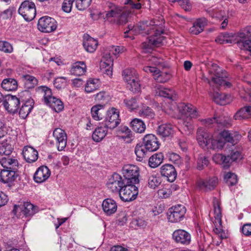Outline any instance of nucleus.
<instances>
[{
    "label": "nucleus",
    "instance_id": "f257e3e1",
    "mask_svg": "<svg viewBox=\"0 0 251 251\" xmlns=\"http://www.w3.org/2000/svg\"><path fill=\"white\" fill-rule=\"evenodd\" d=\"M159 22L154 20L143 21L135 25V34H141L143 35H151L147 41L142 44L144 49H152L154 47L160 46L164 39L162 35L164 33L163 25L158 24Z\"/></svg>",
    "mask_w": 251,
    "mask_h": 251
},
{
    "label": "nucleus",
    "instance_id": "f03ea898",
    "mask_svg": "<svg viewBox=\"0 0 251 251\" xmlns=\"http://www.w3.org/2000/svg\"><path fill=\"white\" fill-rule=\"evenodd\" d=\"M104 10L105 13L104 18L108 19L110 18H114L119 25L125 24L127 21V17L129 12L111 2L106 3Z\"/></svg>",
    "mask_w": 251,
    "mask_h": 251
},
{
    "label": "nucleus",
    "instance_id": "7ed1b4c3",
    "mask_svg": "<svg viewBox=\"0 0 251 251\" xmlns=\"http://www.w3.org/2000/svg\"><path fill=\"white\" fill-rule=\"evenodd\" d=\"M24 97H29L28 91L25 90L20 92L18 97L7 95L3 98V105L9 113L15 114L18 112L21 103L23 102Z\"/></svg>",
    "mask_w": 251,
    "mask_h": 251
},
{
    "label": "nucleus",
    "instance_id": "20e7f679",
    "mask_svg": "<svg viewBox=\"0 0 251 251\" xmlns=\"http://www.w3.org/2000/svg\"><path fill=\"white\" fill-rule=\"evenodd\" d=\"M222 71V69L216 64H212V67L209 70V73L214 75V76L211 77V82L216 84L217 87L223 86L225 87H230L231 83L224 79V78L226 77V73Z\"/></svg>",
    "mask_w": 251,
    "mask_h": 251
},
{
    "label": "nucleus",
    "instance_id": "39448f33",
    "mask_svg": "<svg viewBox=\"0 0 251 251\" xmlns=\"http://www.w3.org/2000/svg\"><path fill=\"white\" fill-rule=\"evenodd\" d=\"M135 184L126 182L119 195L124 201H130L134 200L138 194L137 187Z\"/></svg>",
    "mask_w": 251,
    "mask_h": 251
},
{
    "label": "nucleus",
    "instance_id": "423d86ee",
    "mask_svg": "<svg viewBox=\"0 0 251 251\" xmlns=\"http://www.w3.org/2000/svg\"><path fill=\"white\" fill-rule=\"evenodd\" d=\"M18 12L25 20L30 21L35 18L36 15L35 5L33 2L25 0L21 4Z\"/></svg>",
    "mask_w": 251,
    "mask_h": 251
},
{
    "label": "nucleus",
    "instance_id": "0eeeda50",
    "mask_svg": "<svg viewBox=\"0 0 251 251\" xmlns=\"http://www.w3.org/2000/svg\"><path fill=\"white\" fill-rule=\"evenodd\" d=\"M122 173L126 182L133 184L139 183V169L137 166L129 164L125 165L123 168Z\"/></svg>",
    "mask_w": 251,
    "mask_h": 251
},
{
    "label": "nucleus",
    "instance_id": "6e6552de",
    "mask_svg": "<svg viewBox=\"0 0 251 251\" xmlns=\"http://www.w3.org/2000/svg\"><path fill=\"white\" fill-rule=\"evenodd\" d=\"M125 183L120 175L114 173L108 179L106 186L111 192L119 194Z\"/></svg>",
    "mask_w": 251,
    "mask_h": 251
},
{
    "label": "nucleus",
    "instance_id": "1a4fd4ad",
    "mask_svg": "<svg viewBox=\"0 0 251 251\" xmlns=\"http://www.w3.org/2000/svg\"><path fill=\"white\" fill-rule=\"evenodd\" d=\"M56 27V21L50 17H42L38 21V28L42 32H51L54 31Z\"/></svg>",
    "mask_w": 251,
    "mask_h": 251
},
{
    "label": "nucleus",
    "instance_id": "9d476101",
    "mask_svg": "<svg viewBox=\"0 0 251 251\" xmlns=\"http://www.w3.org/2000/svg\"><path fill=\"white\" fill-rule=\"evenodd\" d=\"M186 212L185 207L181 204L170 208L168 213L169 221L172 223L180 222L184 218Z\"/></svg>",
    "mask_w": 251,
    "mask_h": 251
},
{
    "label": "nucleus",
    "instance_id": "9b49d317",
    "mask_svg": "<svg viewBox=\"0 0 251 251\" xmlns=\"http://www.w3.org/2000/svg\"><path fill=\"white\" fill-rule=\"evenodd\" d=\"M119 112L116 108H112L107 112L106 117L102 125L109 129H113L120 124L121 120L119 118Z\"/></svg>",
    "mask_w": 251,
    "mask_h": 251
},
{
    "label": "nucleus",
    "instance_id": "f8f14e48",
    "mask_svg": "<svg viewBox=\"0 0 251 251\" xmlns=\"http://www.w3.org/2000/svg\"><path fill=\"white\" fill-rule=\"evenodd\" d=\"M248 35V34L246 33L245 27L241 29L237 34H235L236 43L241 50L250 52L251 55V40H243L246 38H249Z\"/></svg>",
    "mask_w": 251,
    "mask_h": 251
},
{
    "label": "nucleus",
    "instance_id": "ddd939ff",
    "mask_svg": "<svg viewBox=\"0 0 251 251\" xmlns=\"http://www.w3.org/2000/svg\"><path fill=\"white\" fill-rule=\"evenodd\" d=\"M53 137L59 151H63L67 145V134L64 130L60 128H55L53 132Z\"/></svg>",
    "mask_w": 251,
    "mask_h": 251
},
{
    "label": "nucleus",
    "instance_id": "4468645a",
    "mask_svg": "<svg viewBox=\"0 0 251 251\" xmlns=\"http://www.w3.org/2000/svg\"><path fill=\"white\" fill-rule=\"evenodd\" d=\"M12 211L15 215H16L17 212H22L26 217H28L33 215L37 212V210L32 204L26 202H24L23 204L15 205Z\"/></svg>",
    "mask_w": 251,
    "mask_h": 251
},
{
    "label": "nucleus",
    "instance_id": "2eb2a0df",
    "mask_svg": "<svg viewBox=\"0 0 251 251\" xmlns=\"http://www.w3.org/2000/svg\"><path fill=\"white\" fill-rule=\"evenodd\" d=\"M218 183V178L214 176L205 180H199L197 182V185L200 190L206 192L214 189Z\"/></svg>",
    "mask_w": 251,
    "mask_h": 251
},
{
    "label": "nucleus",
    "instance_id": "dca6fc26",
    "mask_svg": "<svg viewBox=\"0 0 251 251\" xmlns=\"http://www.w3.org/2000/svg\"><path fill=\"white\" fill-rule=\"evenodd\" d=\"M173 238L178 244L188 245L191 242V235L183 229L175 230L173 234Z\"/></svg>",
    "mask_w": 251,
    "mask_h": 251
},
{
    "label": "nucleus",
    "instance_id": "f3484780",
    "mask_svg": "<svg viewBox=\"0 0 251 251\" xmlns=\"http://www.w3.org/2000/svg\"><path fill=\"white\" fill-rule=\"evenodd\" d=\"M160 173L162 176L171 182H174L177 176L176 169L171 164H165L160 168Z\"/></svg>",
    "mask_w": 251,
    "mask_h": 251
},
{
    "label": "nucleus",
    "instance_id": "a211bd4d",
    "mask_svg": "<svg viewBox=\"0 0 251 251\" xmlns=\"http://www.w3.org/2000/svg\"><path fill=\"white\" fill-rule=\"evenodd\" d=\"M177 109L180 113L183 115L188 116L190 119L196 118L199 116L196 107L189 103H179L177 106Z\"/></svg>",
    "mask_w": 251,
    "mask_h": 251
},
{
    "label": "nucleus",
    "instance_id": "6ab92c4d",
    "mask_svg": "<svg viewBox=\"0 0 251 251\" xmlns=\"http://www.w3.org/2000/svg\"><path fill=\"white\" fill-rule=\"evenodd\" d=\"M34 100L30 97H24L23 102H21L22 106L19 107V114L20 117L25 119L31 112L34 104Z\"/></svg>",
    "mask_w": 251,
    "mask_h": 251
},
{
    "label": "nucleus",
    "instance_id": "aec40b11",
    "mask_svg": "<svg viewBox=\"0 0 251 251\" xmlns=\"http://www.w3.org/2000/svg\"><path fill=\"white\" fill-rule=\"evenodd\" d=\"M143 144L150 152L156 151L160 145L157 137L152 134H147L144 137Z\"/></svg>",
    "mask_w": 251,
    "mask_h": 251
},
{
    "label": "nucleus",
    "instance_id": "412c9836",
    "mask_svg": "<svg viewBox=\"0 0 251 251\" xmlns=\"http://www.w3.org/2000/svg\"><path fill=\"white\" fill-rule=\"evenodd\" d=\"M113 60L111 58L109 53H106L103 55L102 60L100 63V69L101 71L109 76L112 75Z\"/></svg>",
    "mask_w": 251,
    "mask_h": 251
},
{
    "label": "nucleus",
    "instance_id": "4be33fe9",
    "mask_svg": "<svg viewBox=\"0 0 251 251\" xmlns=\"http://www.w3.org/2000/svg\"><path fill=\"white\" fill-rule=\"evenodd\" d=\"M16 170L2 169L0 173V181L10 185L17 177Z\"/></svg>",
    "mask_w": 251,
    "mask_h": 251
},
{
    "label": "nucleus",
    "instance_id": "5701e85b",
    "mask_svg": "<svg viewBox=\"0 0 251 251\" xmlns=\"http://www.w3.org/2000/svg\"><path fill=\"white\" fill-rule=\"evenodd\" d=\"M50 171L46 166H40L35 172L33 179L38 183L45 181L50 176Z\"/></svg>",
    "mask_w": 251,
    "mask_h": 251
},
{
    "label": "nucleus",
    "instance_id": "b1692460",
    "mask_svg": "<svg viewBox=\"0 0 251 251\" xmlns=\"http://www.w3.org/2000/svg\"><path fill=\"white\" fill-rule=\"evenodd\" d=\"M197 135V140L199 145L202 148H207L212 136L201 127L198 129Z\"/></svg>",
    "mask_w": 251,
    "mask_h": 251
},
{
    "label": "nucleus",
    "instance_id": "393cba45",
    "mask_svg": "<svg viewBox=\"0 0 251 251\" xmlns=\"http://www.w3.org/2000/svg\"><path fill=\"white\" fill-rule=\"evenodd\" d=\"M156 95L164 97L172 101H175L177 99L176 92L172 89L159 86L156 89Z\"/></svg>",
    "mask_w": 251,
    "mask_h": 251
},
{
    "label": "nucleus",
    "instance_id": "a878e982",
    "mask_svg": "<svg viewBox=\"0 0 251 251\" xmlns=\"http://www.w3.org/2000/svg\"><path fill=\"white\" fill-rule=\"evenodd\" d=\"M25 160L28 163H32L38 159V153L36 150L31 147H25L23 151Z\"/></svg>",
    "mask_w": 251,
    "mask_h": 251
},
{
    "label": "nucleus",
    "instance_id": "bb28decb",
    "mask_svg": "<svg viewBox=\"0 0 251 251\" xmlns=\"http://www.w3.org/2000/svg\"><path fill=\"white\" fill-rule=\"evenodd\" d=\"M83 45L87 51L92 53L96 50L98 42L97 40L86 35L84 36Z\"/></svg>",
    "mask_w": 251,
    "mask_h": 251
},
{
    "label": "nucleus",
    "instance_id": "cd10ccee",
    "mask_svg": "<svg viewBox=\"0 0 251 251\" xmlns=\"http://www.w3.org/2000/svg\"><path fill=\"white\" fill-rule=\"evenodd\" d=\"M102 206L104 212L107 215H111L114 214L117 209L116 202L111 199L104 200L103 201Z\"/></svg>",
    "mask_w": 251,
    "mask_h": 251
},
{
    "label": "nucleus",
    "instance_id": "c85d7f7f",
    "mask_svg": "<svg viewBox=\"0 0 251 251\" xmlns=\"http://www.w3.org/2000/svg\"><path fill=\"white\" fill-rule=\"evenodd\" d=\"M206 24L207 20L205 18L199 19L197 20L193 24V25L190 28V32L195 35H198L203 30L204 27Z\"/></svg>",
    "mask_w": 251,
    "mask_h": 251
},
{
    "label": "nucleus",
    "instance_id": "c756f323",
    "mask_svg": "<svg viewBox=\"0 0 251 251\" xmlns=\"http://www.w3.org/2000/svg\"><path fill=\"white\" fill-rule=\"evenodd\" d=\"M0 164L3 167V169L17 170L18 166L17 159L8 157H3L0 159Z\"/></svg>",
    "mask_w": 251,
    "mask_h": 251
},
{
    "label": "nucleus",
    "instance_id": "7c9ffc66",
    "mask_svg": "<svg viewBox=\"0 0 251 251\" xmlns=\"http://www.w3.org/2000/svg\"><path fill=\"white\" fill-rule=\"evenodd\" d=\"M215 41L220 44H227L236 43L235 34L233 33H221L215 39Z\"/></svg>",
    "mask_w": 251,
    "mask_h": 251
},
{
    "label": "nucleus",
    "instance_id": "2f4dec72",
    "mask_svg": "<svg viewBox=\"0 0 251 251\" xmlns=\"http://www.w3.org/2000/svg\"><path fill=\"white\" fill-rule=\"evenodd\" d=\"M21 78L24 84L25 88L27 89L34 88L38 84V80L32 75H22Z\"/></svg>",
    "mask_w": 251,
    "mask_h": 251
},
{
    "label": "nucleus",
    "instance_id": "473e14b6",
    "mask_svg": "<svg viewBox=\"0 0 251 251\" xmlns=\"http://www.w3.org/2000/svg\"><path fill=\"white\" fill-rule=\"evenodd\" d=\"M158 134L162 138L171 136L174 132L172 125L170 124H162L157 129Z\"/></svg>",
    "mask_w": 251,
    "mask_h": 251
},
{
    "label": "nucleus",
    "instance_id": "72a5a7b5",
    "mask_svg": "<svg viewBox=\"0 0 251 251\" xmlns=\"http://www.w3.org/2000/svg\"><path fill=\"white\" fill-rule=\"evenodd\" d=\"M1 86L5 91H15L18 88V82L15 79L7 78L2 81Z\"/></svg>",
    "mask_w": 251,
    "mask_h": 251
},
{
    "label": "nucleus",
    "instance_id": "f704fd0d",
    "mask_svg": "<svg viewBox=\"0 0 251 251\" xmlns=\"http://www.w3.org/2000/svg\"><path fill=\"white\" fill-rule=\"evenodd\" d=\"M213 100L217 104L220 105H225L228 103L229 96L224 93H220L218 92L210 93Z\"/></svg>",
    "mask_w": 251,
    "mask_h": 251
},
{
    "label": "nucleus",
    "instance_id": "c9c22d12",
    "mask_svg": "<svg viewBox=\"0 0 251 251\" xmlns=\"http://www.w3.org/2000/svg\"><path fill=\"white\" fill-rule=\"evenodd\" d=\"M108 128L102 126L96 128L92 134V138L96 142H100L103 139L107 133Z\"/></svg>",
    "mask_w": 251,
    "mask_h": 251
},
{
    "label": "nucleus",
    "instance_id": "e433bc0d",
    "mask_svg": "<svg viewBox=\"0 0 251 251\" xmlns=\"http://www.w3.org/2000/svg\"><path fill=\"white\" fill-rule=\"evenodd\" d=\"M46 104L57 113L61 111L64 108L63 102L59 99L55 97L50 98L49 102Z\"/></svg>",
    "mask_w": 251,
    "mask_h": 251
},
{
    "label": "nucleus",
    "instance_id": "4c0bfd02",
    "mask_svg": "<svg viewBox=\"0 0 251 251\" xmlns=\"http://www.w3.org/2000/svg\"><path fill=\"white\" fill-rule=\"evenodd\" d=\"M163 159L164 156L162 153L154 154L150 157L149 165L151 168H156L161 164Z\"/></svg>",
    "mask_w": 251,
    "mask_h": 251
},
{
    "label": "nucleus",
    "instance_id": "58836bf2",
    "mask_svg": "<svg viewBox=\"0 0 251 251\" xmlns=\"http://www.w3.org/2000/svg\"><path fill=\"white\" fill-rule=\"evenodd\" d=\"M71 73L75 75H81L86 72V66L83 62H76L71 69Z\"/></svg>",
    "mask_w": 251,
    "mask_h": 251
},
{
    "label": "nucleus",
    "instance_id": "ea45409f",
    "mask_svg": "<svg viewBox=\"0 0 251 251\" xmlns=\"http://www.w3.org/2000/svg\"><path fill=\"white\" fill-rule=\"evenodd\" d=\"M134 151L137 156V160L141 161L145 158L149 151L144 144H138L135 147Z\"/></svg>",
    "mask_w": 251,
    "mask_h": 251
},
{
    "label": "nucleus",
    "instance_id": "a19ab883",
    "mask_svg": "<svg viewBox=\"0 0 251 251\" xmlns=\"http://www.w3.org/2000/svg\"><path fill=\"white\" fill-rule=\"evenodd\" d=\"M181 131L185 135L190 134L193 131L194 126L192 120L187 117L183 121L181 125Z\"/></svg>",
    "mask_w": 251,
    "mask_h": 251
},
{
    "label": "nucleus",
    "instance_id": "79ce46f5",
    "mask_svg": "<svg viewBox=\"0 0 251 251\" xmlns=\"http://www.w3.org/2000/svg\"><path fill=\"white\" fill-rule=\"evenodd\" d=\"M132 129L137 133H142L146 129L144 123L139 119H134L130 123Z\"/></svg>",
    "mask_w": 251,
    "mask_h": 251
},
{
    "label": "nucleus",
    "instance_id": "37998d69",
    "mask_svg": "<svg viewBox=\"0 0 251 251\" xmlns=\"http://www.w3.org/2000/svg\"><path fill=\"white\" fill-rule=\"evenodd\" d=\"M122 76L125 81L129 82L131 80H135L138 77L136 71L133 69H126L123 71Z\"/></svg>",
    "mask_w": 251,
    "mask_h": 251
},
{
    "label": "nucleus",
    "instance_id": "c03bdc74",
    "mask_svg": "<svg viewBox=\"0 0 251 251\" xmlns=\"http://www.w3.org/2000/svg\"><path fill=\"white\" fill-rule=\"evenodd\" d=\"M103 105L97 104L92 107L91 112L92 117L94 120L99 121L102 119L101 112L103 110Z\"/></svg>",
    "mask_w": 251,
    "mask_h": 251
},
{
    "label": "nucleus",
    "instance_id": "a18cd8bd",
    "mask_svg": "<svg viewBox=\"0 0 251 251\" xmlns=\"http://www.w3.org/2000/svg\"><path fill=\"white\" fill-rule=\"evenodd\" d=\"M99 79H90L87 81L85 85V91L87 93H91L97 90L99 87Z\"/></svg>",
    "mask_w": 251,
    "mask_h": 251
},
{
    "label": "nucleus",
    "instance_id": "49530a36",
    "mask_svg": "<svg viewBox=\"0 0 251 251\" xmlns=\"http://www.w3.org/2000/svg\"><path fill=\"white\" fill-rule=\"evenodd\" d=\"M139 80L138 77L135 80H131L127 82V87L128 89L134 93H137L140 92L141 88L140 84L139 83Z\"/></svg>",
    "mask_w": 251,
    "mask_h": 251
},
{
    "label": "nucleus",
    "instance_id": "de8ad7c7",
    "mask_svg": "<svg viewBox=\"0 0 251 251\" xmlns=\"http://www.w3.org/2000/svg\"><path fill=\"white\" fill-rule=\"evenodd\" d=\"M124 103L130 110H133L138 107V103L137 99L135 97L125 99Z\"/></svg>",
    "mask_w": 251,
    "mask_h": 251
},
{
    "label": "nucleus",
    "instance_id": "09e8293b",
    "mask_svg": "<svg viewBox=\"0 0 251 251\" xmlns=\"http://www.w3.org/2000/svg\"><path fill=\"white\" fill-rule=\"evenodd\" d=\"M224 179L226 184L228 186H232L235 185L237 182V176L234 174L230 172L227 173L224 176Z\"/></svg>",
    "mask_w": 251,
    "mask_h": 251
},
{
    "label": "nucleus",
    "instance_id": "8fccbe9b",
    "mask_svg": "<svg viewBox=\"0 0 251 251\" xmlns=\"http://www.w3.org/2000/svg\"><path fill=\"white\" fill-rule=\"evenodd\" d=\"M209 143L207 148L214 150L222 149L225 145V142L222 140H214L212 138Z\"/></svg>",
    "mask_w": 251,
    "mask_h": 251
},
{
    "label": "nucleus",
    "instance_id": "3c124183",
    "mask_svg": "<svg viewBox=\"0 0 251 251\" xmlns=\"http://www.w3.org/2000/svg\"><path fill=\"white\" fill-rule=\"evenodd\" d=\"M161 183L160 178L154 175H150L148 176V185L152 189H155Z\"/></svg>",
    "mask_w": 251,
    "mask_h": 251
},
{
    "label": "nucleus",
    "instance_id": "603ef678",
    "mask_svg": "<svg viewBox=\"0 0 251 251\" xmlns=\"http://www.w3.org/2000/svg\"><path fill=\"white\" fill-rule=\"evenodd\" d=\"M38 89L39 91L44 93V102L45 103L49 102V101L50 100V98H54V97H52V93L50 89L48 88L47 86H41L38 88Z\"/></svg>",
    "mask_w": 251,
    "mask_h": 251
},
{
    "label": "nucleus",
    "instance_id": "864d4df0",
    "mask_svg": "<svg viewBox=\"0 0 251 251\" xmlns=\"http://www.w3.org/2000/svg\"><path fill=\"white\" fill-rule=\"evenodd\" d=\"M139 114L141 116L150 118H152L154 115L153 110L147 106H143L139 111Z\"/></svg>",
    "mask_w": 251,
    "mask_h": 251
},
{
    "label": "nucleus",
    "instance_id": "5fc2aeb1",
    "mask_svg": "<svg viewBox=\"0 0 251 251\" xmlns=\"http://www.w3.org/2000/svg\"><path fill=\"white\" fill-rule=\"evenodd\" d=\"M13 148L11 145L7 143H2L0 147V154L9 155L13 151Z\"/></svg>",
    "mask_w": 251,
    "mask_h": 251
},
{
    "label": "nucleus",
    "instance_id": "6e6d98bb",
    "mask_svg": "<svg viewBox=\"0 0 251 251\" xmlns=\"http://www.w3.org/2000/svg\"><path fill=\"white\" fill-rule=\"evenodd\" d=\"M249 118L246 106L240 108L234 115V118L236 120H242Z\"/></svg>",
    "mask_w": 251,
    "mask_h": 251
},
{
    "label": "nucleus",
    "instance_id": "4d7b16f0",
    "mask_svg": "<svg viewBox=\"0 0 251 251\" xmlns=\"http://www.w3.org/2000/svg\"><path fill=\"white\" fill-rule=\"evenodd\" d=\"M91 1L92 0H76V7L79 10H84L89 6Z\"/></svg>",
    "mask_w": 251,
    "mask_h": 251
},
{
    "label": "nucleus",
    "instance_id": "13d9d810",
    "mask_svg": "<svg viewBox=\"0 0 251 251\" xmlns=\"http://www.w3.org/2000/svg\"><path fill=\"white\" fill-rule=\"evenodd\" d=\"M209 161L207 157L204 156H200L197 161V168L199 170H201L205 166H207Z\"/></svg>",
    "mask_w": 251,
    "mask_h": 251
},
{
    "label": "nucleus",
    "instance_id": "bf43d9fd",
    "mask_svg": "<svg viewBox=\"0 0 251 251\" xmlns=\"http://www.w3.org/2000/svg\"><path fill=\"white\" fill-rule=\"evenodd\" d=\"M0 50L6 53H11L13 51V47L8 42L0 41Z\"/></svg>",
    "mask_w": 251,
    "mask_h": 251
},
{
    "label": "nucleus",
    "instance_id": "052dcab7",
    "mask_svg": "<svg viewBox=\"0 0 251 251\" xmlns=\"http://www.w3.org/2000/svg\"><path fill=\"white\" fill-rule=\"evenodd\" d=\"M171 78V75L167 72L160 73L156 77H154L158 82L165 83L168 81Z\"/></svg>",
    "mask_w": 251,
    "mask_h": 251
},
{
    "label": "nucleus",
    "instance_id": "680f3d73",
    "mask_svg": "<svg viewBox=\"0 0 251 251\" xmlns=\"http://www.w3.org/2000/svg\"><path fill=\"white\" fill-rule=\"evenodd\" d=\"M222 137L224 139L225 141L233 144L234 140L233 139V134L229 130H224L221 133Z\"/></svg>",
    "mask_w": 251,
    "mask_h": 251
},
{
    "label": "nucleus",
    "instance_id": "e2e57ef3",
    "mask_svg": "<svg viewBox=\"0 0 251 251\" xmlns=\"http://www.w3.org/2000/svg\"><path fill=\"white\" fill-rule=\"evenodd\" d=\"M216 124L220 126H228L230 125V120L228 117L220 116L217 117Z\"/></svg>",
    "mask_w": 251,
    "mask_h": 251
},
{
    "label": "nucleus",
    "instance_id": "0e129e2a",
    "mask_svg": "<svg viewBox=\"0 0 251 251\" xmlns=\"http://www.w3.org/2000/svg\"><path fill=\"white\" fill-rule=\"evenodd\" d=\"M229 155L231 161L233 162H238L243 158L241 153L237 150H232Z\"/></svg>",
    "mask_w": 251,
    "mask_h": 251
},
{
    "label": "nucleus",
    "instance_id": "69168bd1",
    "mask_svg": "<svg viewBox=\"0 0 251 251\" xmlns=\"http://www.w3.org/2000/svg\"><path fill=\"white\" fill-rule=\"evenodd\" d=\"M74 1L75 0H64L62 6V10L65 12H70Z\"/></svg>",
    "mask_w": 251,
    "mask_h": 251
},
{
    "label": "nucleus",
    "instance_id": "338daca9",
    "mask_svg": "<svg viewBox=\"0 0 251 251\" xmlns=\"http://www.w3.org/2000/svg\"><path fill=\"white\" fill-rule=\"evenodd\" d=\"M141 0H127L126 3L132 9H140L141 8Z\"/></svg>",
    "mask_w": 251,
    "mask_h": 251
},
{
    "label": "nucleus",
    "instance_id": "774afa93",
    "mask_svg": "<svg viewBox=\"0 0 251 251\" xmlns=\"http://www.w3.org/2000/svg\"><path fill=\"white\" fill-rule=\"evenodd\" d=\"M66 83V78L64 77L56 78L54 81V86L57 89H60Z\"/></svg>",
    "mask_w": 251,
    "mask_h": 251
}]
</instances>
